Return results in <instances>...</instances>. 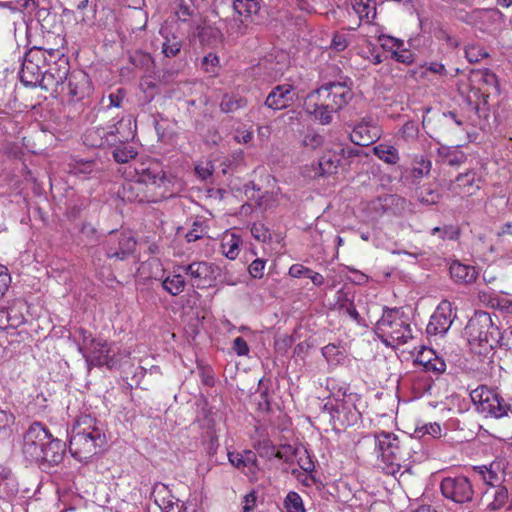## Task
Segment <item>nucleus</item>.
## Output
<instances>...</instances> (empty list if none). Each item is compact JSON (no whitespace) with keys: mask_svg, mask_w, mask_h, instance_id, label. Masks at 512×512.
<instances>
[{"mask_svg":"<svg viewBox=\"0 0 512 512\" xmlns=\"http://www.w3.org/2000/svg\"><path fill=\"white\" fill-rule=\"evenodd\" d=\"M352 81L328 82L311 91L305 101V111L322 125L332 122L333 114L343 109L353 98Z\"/></svg>","mask_w":512,"mask_h":512,"instance_id":"f257e3e1","label":"nucleus"},{"mask_svg":"<svg viewBox=\"0 0 512 512\" xmlns=\"http://www.w3.org/2000/svg\"><path fill=\"white\" fill-rule=\"evenodd\" d=\"M123 176L127 181L118 190V196L126 202L156 201L148 198L143 193L144 184L163 187L165 189L164 193L172 184V179L166 176L159 165L151 162L135 164L134 167H125Z\"/></svg>","mask_w":512,"mask_h":512,"instance_id":"f03ea898","label":"nucleus"},{"mask_svg":"<svg viewBox=\"0 0 512 512\" xmlns=\"http://www.w3.org/2000/svg\"><path fill=\"white\" fill-rule=\"evenodd\" d=\"M105 444V435L95 418L81 415L70 431L69 452L78 461H87Z\"/></svg>","mask_w":512,"mask_h":512,"instance_id":"7ed1b4c3","label":"nucleus"},{"mask_svg":"<svg viewBox=\"0 0 512 512\" xmlns=\"http://www.w3.org/2000/svg\"><path fill=\"white\" fill-rule=\"evenodd\" d=\"M80 340L78 342V351L85 359L87 366L102 367L109 369L121 365L122 361L130 356V351L122 348L115 343H109L95 339L86 330H78Z\"/></svg>","mask_w":512,"mask_h":512,"instance_id":"20e7f679","label":"nucleus"},{"mask_svg":"<svg viewBox=\"0 0 512 512\" xmlns=\"http://www.w3.org/2000/svg\"><path fill=\"white\" fill-rule=\"evenodd\" d=\"M465 331L471 351L479 355H487L503 339L500 329L494 325L487 312L475 313L469 320Z\"/></svg>","mask_w":512,"mask_h":512,"instance_id":"39448f33","label":"nucleus"},{"mask_svg":"<svg viewBox=\"0 0 512 512\" xmlns=\"http://www.w3.org/2000/svg\"><path fill=\"white\" fill-rule=\"evenodd\" d=\"M377 337L388 347H398L413 339L410 319L399 308H387L375 327Z\"/></svg>","mask_w":512,"mask_h":512,"instance_id":"423d86ee","label":"nucleus"},{"mask_svg":"<svg viewBox=\"0 0 512 512\" xmlns=\"http://www.w3.org/2000/svg\"><path fill=\"white\" fill-rule=\"evenodd\" d=\"M376 448L379 453L380 467L384 473L396 477L410 470L409 455L404 451L398 437L391 432L380 431L374 434Z\"/></svg>","mask_w":512,"mask_h":512,"instance_id":"0eeeda50","label":"nucleus"},{"mask_svg":"<svg viewBox=\"0 0 512 512\" xmlns=\"http://www.w3.org/2000/svg\"><path fill=\"white\" fill-rule=\"evenodd\" d=\"M327 388L330 391V400L324 405V409L329 411L334 420L342 424L351 425L357 421L359 412L354 407L349 408L351 403L345 400L347 388L344 385H338L333 378L327 379Z\"/></svg>","mask_w":512,"mask_h":512,"instance_id":"6e6552de","label":"nucleus"},{"mask_svg":"<svg viewBox=\"0 0 512 512\" xmlns=\"http://www.w3.org/2000/svg\"><path fill=\"white\" fill-rule=\"evenodd\" d=\"M476 410L485 417L502 418L508 415L510 405L495 390L479 386L470 394Z\"/></svg>","mask_w":512,"mask_h":512,"instance_id":"1a4fd4ad","label":"nucleus"},{"mask_svg":"<svg viewBox=\"0 0 512 512\" xmlns=\"http://www.w3.org/2000/svg\"><path fill=\"white\" fill-rule=\"evenodd\" d=\"M46 53L47 51L37 47L30 49L26 53L20 71V79L25 86H38L44 72L43 68L46 67ZM48 54L52 57L54 50L48 51Z\"/></svg>","mask_w":512,"mask_h":512,"instance_id":"9d476101","label":"nucleus"},{"mask_svg":"<svg viewBox=\"0 0 512 512\" xmlns=\"http://www.w3.org/2000/svg\"><path fill=\"white\" fill-rule=\"evenodd\" d=\"M344 153L345 149L340 143L326 146L318 162L312 164L311 170L307 171L305 175L310 178H318L336 174Z\"/></svg>","mask_w":512,"mask_h":512,"instance_id":"9b49d317","label":"nucleus"},{"mask_svg":"<svg viewBox=\"0 0 512 512\" xmlns=\"http://www.w3.org/2000/svg\"><path fill=\"white\" fill-rule=\"evenodd\" d=\"M50 432L41 423H33L24 434L22 452L31 462L39 461Z\"/></svg>","mask_w":512,"mask_h":512,"instance_id":"f8f14e48","label":"nucleus"},{"mask_svg":"<svg viewBox=\"0 0 512 512\" xmlns=\"http://www.w3.org/2000/svg\"><path fill=\"white\" fill-rule=\"evenodd\" d=\"M463 20L482 32L495 34L501 30L504 14L498 9H475L467 13Z\"/></svg>","mask_w":512,"mask_h":512,"instance_id":"ddd939ff","label":"nucleus"},{"mask_svg":"<svg viewBox=\"0 0 512 512\" xmlns=\"http://www.w3.org/2000/svg\"><path fill=\"white\" fill-rule=\"evenodd\" d=\"M442 495L457 504L470 502L474 490L470 480L465 476L446 477L441 481Z\"/></svg>","mask_w":512,"mask_h":512,"instance_id":"4468645a","label":"nucleus"},{"mask_svg":"<svg viewBox=\"0 0 512 512\" xmlns=\"http://www.w3.org/2000/svg\"><path fill=\"white\" fill-rule=\"evenodd\" d=\"M381 136V129L377 121L370 116L362 118L350 133V139L358 146H368L378 140Z\"/></svg>","mask_w":512,"mask_h":512,"instance_id":"2eb2a0df","label":"nucleus"},{"mask_svg":"<svg viewBox=\"0 0 512 512\" xmlns=\"http://www.w3.org/2000/svg\"><path fill=\"white\" fill-rule=\"evenodd\" d=\"M456 314L453 312L449 301H442L432 314L427 325V333L430 335H444L451 327Z\"/></svg>","mask_w":512,"mask_h":512,"instance_id":"dca6fc26","label":"nucleus"},{"mask_svg":"<svg viewBox=\"0 0 512 512\" xmlns=\"http://www.w3.org/2000/svg\"><path fill=\"white\" fill-rule=\"evenodd\" d=\"M229 462L238 470L242 471L250 481L256 482L259 479L261 469L255 452L244 450L242 452H228Z\"/></svg>","mask_w":512,"mask_h":512,"instance_id":"f3484780","label":"nucleus"},{"mask_svg":"<svg viewBox=\"0 0 512 512\" xmlns=\"http://www.w3.org/2000/svg\"><path fill=\"white\" fill-rule=\"evenodd\" d=\"M107 132H112L114 138L110 141L111 146L124 144L132 140L136 134V122L131 115L122 116L117 121L105 126Z\"/></svg>","mask_w":512,"mask_h":512,"instance_id":"a211bd4d","label":"nucleus"},{"mask_svg":"<svg viewBox=\"0 0 512 512\" xmlns=\"http://www.w3.org/2000/svg\"><path fill=\"white\" fill-rule=\"evenodd\" d=\"M473 472L489 487L501 485L505 478L504 461L495 460L489 465L474 466Z\"/></svg>","mask_w":512,"mask_h":512,"instance_id":"6ab92c4d","label":"nucleus"},{"mask_svg":"<svg viewBox=\"0 0 512 512\" xmlns=\"http://www.w3.org/2000/svg\"><path fill=\"white\" fill-rule=\"evenodd\" d=\"M152 497L161 512H182L183 504L176 499L169 488L163 483H157L153 487Z\"/></svg>","mask_w":512,"mask_h":512,"instance_id":"aec40b11","label":"nucleus"},{"mask_svg":"<svg viewBox=\"0 0 512 512\" xmlns=\"http://www.w3.org/2000/svg\"><path fill=\"white\" fill-rule=\"evenodd\" d=\"M67 75L68 68L66 66L62 68H50L43 72L38 86L51 94L60 93L63 91Z\"/></svg>","mask_w":512,"mask_h":512,"instance_id":"412c9836","label":"nucleus"},{"mask_svg":"<svg viewBox=\"0 0 512 512\" xmlns=\"http://www.w3.org/2000/svg\"><path fill=\"white\" fill-rule=\"evenodd\" d=\"M295 93L290 84H283L274 87L268 94L265 104L273 110H281L290 105Z\"/></svg>","mask_w":512,"mask_h":512,"instance_id":"4be33fe9","label":"nucleus"},{"mask_svg":"<svg viewBox=\"0 0 512 512\" xmlns=\"http://www.w3.org/2000/svg\"><path fill=\"white\" fill-rule=\"evenodd\" d=\"M479 189L480 178L474 171H468L458 175L450 186L452 193L460 196L473 195Z\"/></svg>","mask_w":512,"mask_h":512,"instance_id":"5701e85b","label":"nucleus"},{"mask_svg":"<svg viewBox=\"0 0 512 512\" xmlns=\"http://www.w3.org/2000/svg\"><path fill=\"white\" fill-rule=\"evenodd\" d=\"M46 442L42 455H40L37 463H46L48 465L59 464L65 453V443L57 438H53L51 434Z\"/></svg>","mask_w":512,"mask_h":512,"instance_id":"b1692460","label":"nucleus"},{"mask_svg":"<svg viewBox=\"0 0 512 512\" xmlns=\"http://www.w3.org/2000/svg\"><path fill=\"white\" fill-rule=\"evenodd\" d=\"M182 269L190 277L193 285L197 287L204 286L211 280L213 275L212 266L204 261L193 262L187 266H183Z\"/></svg>","mask_w":512,"mask_h":512,"instance_id":"393cba45","label":"nucleus"},{"mask_svg":"<svg viewBox=\"0 0 512 512\" xmlns=\"http://www.w3.org/2000/svg\"><path fill=\"white\" fill-rule=\"evenodd\" d=\"M484 497L487 501V509L491 511L503 508L509 501L508 490L502 484L487 488Z\"/></svg>","mask_w":512,"mask_h":512,"instance_id":"a878e982","label":"nucleus"},{"mask_svg":"<svg viewBox=\"0 0 512 512\" xmlns=\"http://www.w3.org/2000/svg\"><path fill=\"white\" fill-rule=\"evenodd\" d=\"M136 246V241L134 238L127 233H121L118 238V249L113 247H107L106 256L108 258H116L119 260L125 259L129 254H131Z\"/></svg>","mask_w":512,"mask_h":512,"instance_id":"bb28decb","label":"nucleus"},{"mask_svg":"<svg viewBox=\"0 0 512 512\" xmlns=\"http://www.w3.org/2000/svg\"><path fill=\"white\" fill-rule=\"evenodd\" d=\"M242 243L243 240L240 235L233 231L224 232L221 239L222 254L230 260L236 259L240 253Z\"/></svg>","mask_w":512,"mask_h":512,"instance_id":"cd10ccee","label":"nucleus"},{"mask_svg":"<svg viewBox=\"0 0 512 512\" xmlns=\"http://www.w3.org/2000/svg\"><path fill=\"white\" fill-rule=\"evenodd\" d=\"M451 277L459 283L473 282L478 272L474 266L463 264L459 261H453L449 268Z\"/></svg>","mask_w":512,"mask_h":512,"instance_id":"c85d7f7f","label":"nucleus"},{"mask_svg":"<svg viewBox=\"0 0 512 512\" xmlns=\"http://www.w3.org/2000/svg\"><path fill=\"white\" fill-rule=\"evenodd\" d=\"M112 132H107L106 127H94L86 131L84 135V143L92 147H102L109 145L113 141Z\"/></svg>","mask_w":512,"mask_h":512,"instance_id":"c756f323","label":"nucleus"},{"mask_svg":"<svg viewBox=\"0 0 512 512\" xmlns=\"http://www.w3.org/2000/svg\"><path fill=\"white\" fill-rule=\"evenodd\" d=\"M439 161L450 166H458L466 160L464 152L455 146H439L437 150Z\"/></svg>","mask_w":512,"mask_h":512,"instance_id":"7c9ffc66","label":"nucleus"},{"mask_svg":"<svg viewBox=\"0 0 512 512\" xmlns=\"http://www.w3.org/2000/svg\"><path fill=\"white\" fill-rule=\"evenodd\" d=\"M292 451L291 446H283L281 449H276V447L270 444L268 441L263 442L259 445L258 453L260 457L271 460L273 458H278L284 460L285 462H290L291 457L288 456V452Z\"/></svg>","mask_w":512,"mask_h":512,"instance_id":"2f4dec72","label":"nucleus"},{"mask_svg":"<svg viewBox=\"0 0 512 512\" xmlns=\"http://www.w3.org/2000/svg\"><path fill=\"white\" fill-rule=\"evenodd\" d=\"M195 34L202 43L207 45H214L222 40V33L220 29L205 22L203 25L196 26Z\"/></svg>","mask_w":512,"mask_h":512,"instance_id":"473e14b6","label":"nucleus"},{"mask_svg":"<svg viewBox=\"0 0 512 512\" xmlns=\"http://www.w3.org/2000/svg\"><path fill=\"white\" fill-rule=\"evenodd\" d=\"M353 12L360 21H370L376 16V7L373 0H350Z\"/></svg>","mask_w":512,"mask_h":512,"instance_id":"72a5a7b5","label":"nucleus"},{"mask_svg":"<svg viewBox=\"0 0 512 512\" xmlns=\"http://www.w3.org/2000/svg\"><path fill=\"white\" fill-rule=\"evenodd\" d=\"M163 289L172 296H177L185 288V280L181 274L172 273L167 275L162 281Z\"/></svg>","mask_w":512,"mask_h":512,"instance_id":"f704fd0d","label":"nucleus"},{"mask_svg":"<svg viewBox=\"0 0 512 512\" xmlns=\"http://www.w3.org/2000/svg\"><path fill=\"white\" fill-rule=\"evenodd\" d=\"M374 154L387 164H396L400 157L398 150L393 145L380 143L373 148Z\"/></svg>","mask_w":512,"mask_h":512,"instance_id":"c9c22d12","label":"nucleus"},{"mask_svg":"<svg viewBox=\"0 0 512 512\" xmlns=\"http://www.w3.org/2000/svg\"><path fill=\"white\" fill-rule=\"evenodd\" d=\"M18 491V485L15 478L9 471L0 473V498L8 499L14 496Z\"/></svg>","mask_w":512,"mask_h":512,"instance_id":"e433bc0d","label":"nucleus"},{"mask_svg":"<svg viewBox=\"0 0 512 512\" xmlns=\"http://www.w3.org/2000/svg\"><path fill=\"white\" fill-rule=\"evenodd\" d=\"M69 173L86 178L95 170L96 164L93 161L75 160L73 159L69 164Z\"/></svg>","mask_w":512,"mask_h":512,"instance_id":"4c0bfd02","label":"nucleus"},{"mask_svg":"<svg viewBox=\"0 0 512 512\" xmlns=\"http://www.w3.org/2000/svg\"><path fill=\"white\" fill-rule=\"evenodd\" d=\"M288 456L296 458L299 467L305 472H311L314 470V463L308 454L307 450L302 448H292L291 452H288Z\"/></svg>","mask_w":512,"mask_h":512,"instance_id":"58836bf2","label":"nucleus"},{"mask_svg":"<svg viewBox=\"0 0 512 512\" xmlns=\"http://www.w3.org/2000/svg\"><path fill=\"white\" fill-rule=\"evenodd\" d=\"M283 506L284 512H306L302 497L295 491L288 492Z\"/></svg>","mask_w":512,"mask_h":512,"instance_id":"ea45409f","label":"nucleus"},{"mask_svg":"<svg viewBox=\"0 0 512 512\" xmlns=\"http://www.w3.org/2000/svg\"><path fill=\"white\" fill-rule=\"evenodd\" d=\"M233 8L237 14L245 18L251 17L259 10L258 3L255 0H234Z\"/></svg>","mask_w":512,"mask_h":512,"instance_id":"a19ab883","label":"nucleus"},{"mask_svg":"<svg viewBox=\"0 0 512 512\" xmlns=\"http://www.w3.org/2000/svg\"><path fill=\"white\" fill-rule=\"evenodd\" d=\"M431 234L437 235L443 241H455L458 240L460 236V229L457 225L447 224L443 225L442 227H434L431 230Z\"/></svg>","mask_w":512,"mask_h":512,"instance_id":"79ce46f5","label":"nucleus"},{"mask_svg":"<svg viewBox=\"0 0 512 512\" xmlns=\"http://www.w3.org/2000/svg\"><path fill=\"white\" fill-rule=\"evenodd\" d=\"M246 104V101L237 95H224L222 101H221V110L224 112H234L238 110L239 108L244 107Z\"/></svg>","mask_w":512,"mask_h":512,"instance_id":"37998d69","label":"nucleus"},{"mask_svg":"<svg viewBox=\"0 0 512 512\" xmlns=\"http://www.w3.org/2000/svg\"><path fill=\"white\" fill-rule=\"evenodd\" d=\"M137 151L130 145H119L113 152V157L118 163H127L129 160L134 159Z\"/></svg>","mask_w":512,"mask_h":512,"instance_id":"c03bdc74","label":"nucleus"},{"mask_svg":"<svg viewBox=\"0 0 512 512\" xmlns=\"http://www.w3.org/2000/svg\"><path fill=\"white\" fill-rule=\"evenodd\" d=\"M337 305L341 313L349 316L355 322L360 323L361 318L358 311L356 310L353 302H351L345 295L343 299L342 296H339Z\"/></svg>","mask_w":512,"mask_h":512,"instance_id":"a18cd8bd","label":"nucleus"},{"mask_svg":"<svg viewBox=\"0 0 512 512\" xmlns=\"http://www.w3.org/2000/svg\"><path fill=\"white\" fill-rule=\"evenodd\" d=\"M161 34L165 38V41L163 42V53L166 57H174L176 56L181 49V41L176 37L172 36L169 38L167 35L164 34L163 31H161Z\"/></svg>","mask_w":512,"mask_h":512,"instance_id":"49530a36","label":"nucleus"},{"mask_svg":"<svg viewBox=\"0 0 512 512\" xmlns=\"http://www.w3.org/2000/svg\"><path fill=\"white\" fill-rule=\"evenodd\" d=\"M431 162L429 160L424 159L423 157L416 159L411 171V176L414 181H417L429 174L431 170Z\"/></svg>","mask_w":512,"mask_h":512,"instance_id":"de8ad7c7","label":"nucleus"},{"mask_svg":"<svg viewBox=\"0 0 512 512\" xmlns=\"http://www.w3.org/2000/svg\"><path fill=\"white\" fill-rule=\"evenodd\" d=\"M360 55L375 65L380 64L383 61L377 47L369 41H367L366 44L362 46Z\"/></svg>","mask_w":512,"mask_h":512,"instance_id":"09e8293b","label":"nucleus"},{"mask_svg":"<svg viewBox=\"0 0 512 512\" xmlns=\"http://www.w3.org/2000/svg\"><path fill=\"white\" fill-rule=\"evenodd\" d=\"M465 55L470 63H477L486 58L488 53L485 48L477 44H470L465 48Z\"/></svg>","mask_w":512,"mask_h":512,"instance_id":"8fccbe9b","label":"nucleus"},{"mask_svg":"<svg viewBox=\"0 0 512 512\" xmlns=\"http://www.w3.org/2000/svg\"><path fill=\"white\" fill-rule=\"evenodd\" d=\"M205 234H207V225L205 221L202 219H196L190 231L186 234V239L188 242H194L200 238H202Z\"/></svg>","mask_w":512,"mask_h":512,"instance_id":"3c124183","label":"nucleus"},{"mask_svg":"<svg viewBox=\"0 0 512 512\" xmlns=\"http://www.w3.org/2000/svg\"><path fill=\"white\" fill-rule=\"evenodd\" d=\"M322 355L330 364H338L343 359V352L335 344H328L322 348Z\"/></svg>","mask_w":512,"mask_h":512,"instance_id":"603ef678","label":"nucleus"},{"mask_svg":"<svg viewBox=\"0 0 512 512\" xmlns=\"http://www.w3.org/2000/svg\"><path fill=\"white\" fill-rule=\"evenodd\" d=\"M251 235L259 242L267 243L272 241L273 236L268 228L262 223H253L251 226Z\"/></svg>","mask_w":512,"mask_h":512,"instance_id":"864d4df0","label":"nucleus"},{"mask_svg":"<svg viewBox=\"0 0 512 512\" xmlns=\"http://www.w3.org/2000/svg\"><path fill=\"white\" fill-rule=\"evenodd\" d=\"M378 41L384 50L391 52V55L400 49V46H404L403 40L388 35H380Z\"/></svg>","mask_w":512,"mask_h":512,"instance_id":"5fc2aeb1","label":"nucleus"},{"mask_svg":"<svg viewBox=\"0 0 512 512\" xmlns=\"http://www.w3.org/2000/svg\"><path fill=\"white\" fill-rule=\"evenodd\" d=\"M418 197L422 203L432 205L436 204L439 201L440 194L436 189L430 186H426L421 188Z\"/></svg>","mask_w":512,"mask_h":512,"instance_id":"6e6d98bb","label":"nucleus"},{"mask_svg":"<svg viewBox=\"0 0 512 512\" xmlns=\"http://www.w3.org/2000/svg\"><path fill=\"white\" fill-rule=\"evenodd\" d=\"M415 433L419 436H425L429 435L433 438L439 437L441 435V426L434 422V423H426L422 426H419L415 429Z\"/></svg>","mask_w":512,"mask_h":512,"instance_id":"4d7b16f0","label":"nucleus"},{"mask_svg":"<svg viewBox=\"0 0 512 512\" xmlns=\"http://www.w3.org/2000/svg\"><path fill=\"white\" fill-rule=\"evenodd\" d=\"M302 143L305 147L316 149L323 145L324 138L322 135L315 131H308L302 140Z\"/></svg>","mask_w":512,"mask_h":512,"instance_id":"13d9d810","label":"nucleus"},{"mask_svg":"<svg viewBox=\"0 0 512 512\" xmlns=\"http://www.w3.org/2000/svg\"><path fill=\"white\" fill-rule=\"evenodd\" d=\"M424 370L434 373L435 375L442 374L446 370V363L439 355L433 357L425 366Z\"/></svg>","mask_w":512,"mask_h":512,"instance_id":"bf43d9fd","label":"nucleus"},{"mask_svg":"<svg viewBox=\"0 0 512 512\" xmlns=\"http://www.w3.org/2000/svg\"><path fill=\"white\" fill-rule=\"evenodd\" d=\"M2 7L9 8L11 11H24L34 9L36 7L34 0H16L15 5L12 2H5L0 4Z\"/></svg>","mask_w":512,"mask_h":512,"instance_id":"052dcab7","label":"nucleus"},{"mask_svg":"<svg viewBox=\"0 0 512 512\" xmlns=\"http://www.w3.org/2000/svg\"><path fill=\"white\" fill-rule=\"evenodd\" d=\"M394 54L391 55L392 59L403 64H411L414 61L413 53L404 46H400Z\"/></svg>","mask_w":512,"mask_h":512,"instance_id":"680f3d73","label":"nucleus"},{"mask_svg":"<svg viewBox=\"0 0 512 512\" xmlns=\"http://www.w3.org/2000/svg\"><path fill=\"white\" fill-rule=\"evenodd\" d=\"M266 261L260 258L255 259L248 267L249 274L256 279H260L264 275Z\"/></svg>","mask_w":512,"mask_h":512,"instance_id":"e2e57ef3","label":"nucleus"},{"mask_svg":"<svg viewBox=\"0 0 512 512\" xmlns=\"http://www.w3.org/2000/svg\"><path fill=\"white\" fill-rule=\"evenodd\" d=\"M219 65V58L216 54L209 53L202 60V66L207 73L215 74Z\"/></svg>","mask_w":512,"mask_h":512,"instance_id":"0e129e2a","label":"nucleus"},{"mask_svg":"<svg viewBox=\"0 0 512 512\" xmlns=\"http://www.w3.org/2000/svg\"><path fill=\"white\" fill-rule=\"evenodd\" d=\"M232 348L237 356H249L250 348L248 343L242 337H236L233 340Z\"/></svg>","mask_w":512,"mask_h":512,"instance_id":"69168bd1","label":"nucleus"},{"mask_svg":"<svg viewBox=\"0 0 512 512\" xmlns=\"http://www.w3.org/2000/svg\"><path fill=\"white\" fill-rule=\"evenodd\" d=\"M348 37L346 34L344 33H336L333 38H332V42H331V47L335 50V51H343L346 49V47L348 46Z\"/></svg>","mask_w":512,"mask_h":512,"instance_id":"338daca9","label":"nucleus"},{"mask_svg":"<svg viewBox=\"0 0 512 512\" xmlns=\"http://www.w3.org/2000/svg\"><path fill=\"white\" fill-rule=\"evenodd\" d=\"M437 355L438 354L433 349L423 347L416 357V362L424 367L433 357Z\"/></svg>","mask_w":512,"mask_h":512,"instance_id":"774afa93","label":"nucleus"}]
</instances>
